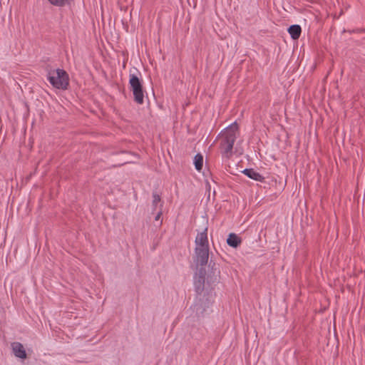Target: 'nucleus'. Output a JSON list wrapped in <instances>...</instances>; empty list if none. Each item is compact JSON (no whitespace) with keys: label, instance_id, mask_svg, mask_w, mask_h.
<instances>
[{"label":"nucleus","instance_id":"13","mask_svg":"<svg viewBox=\"0 0 365 365\" xmlns=\"http://www.w3.org/2000/svg\"><path fill=\"white\" fill-rule=\"evenodd\" d=\"M53 6L62 7L67 4L69 0H48Z\"/></svg>","mask_w":365,"mask_h":365},{"label":"nucleus","instance_id":"7","mask_svg":"<svg viewBox=\"0 0 365 365\" xmlns=\"http://www.w3.org/2000/svg\"><path fill=\"white\" fill-rule=\"evenodd\" d=\"M207 232V227H205L202 232L197 233L195 240V247H209Z\"/></svg>","mask_w":365,"mask_h":365},{"label":"nucleus","instance_id":"14","mask_svg":"<svg viewBox=\"0 0 365 365\" xmlns=\"http://www.w3.org/2000/svg\"><path fill=\"white\" fill-rule=\"evenodd\" d=\"M160 200H161V198H160V195L156 192H153V206L154 207L155 209L157 207L158 204L160 202Z\"/></svg>","mask_w":365,"mask_h":365},{"label":"nucleus","instance_id":"15","mask_svg":"<svg viewBox=\"0 0 365 365\" xmlns=\"http://www.w3.org/2000/svg\"><path fill=\"white\" fill-rule=\"evenodd\" d=\"M161 214H162L161 211H160V212H158V214H157V215H156V216L155 217V221H158V220H160V216H161Z\"/></svg>","mask_w":365,"mask_h":365},{"label":"nucleus","instance_id":"8","mask_svg":"<svg viewBox=\"0 0 365 365\" xmlns=\"http://www.w3.org/2000/svg\"><path fill=\"white\" fill-rule=\"evenodd\" d=\"M13 354L17 358L25 359L27 357L26 350L20 342H14L11 344Z\"/></svg>","mask_w":365,"mask_h":365},{"label":"nucleus","instance_id":"4","mask_svg":"<svg viewBox=\"0 0 365 365\" xmlns=\"http://www.w3.org/2000/svg\"><path fill=\"white\" fill-rule=\"evenodd\" d=\"M129 84L134 96V101L138 104H143L144 102V93L142 83L138 77L135 74H130Z\"/></svg>","mask_w":365,"mask_h":365},{"label":"nucleus","instance_id":"10","mask_svg":"<svg viewBox=\"0 0 365 365\" xmlns=\"http://www.w3.org/2000/svg\"><path fill=\"white\" fill-rule=\"evenodd\" d=\"M287 31L291 38L294 40L298 39L300 37L302 33L301 26L298 24H294L290 26L288 28Z\"/></svg>","mask_w":365,"mask_h":365},{"label":"nucleus","instance_id":"6","mask_svg":"<svg viewBox=\"0 0 365 365\" xmlns=\"http://www.w3.org/2000/svg\"><path fill=\"white\" fill-rule=\"evenodd\" d=\"M205 269L200 268L197 274L194 277V285L197 296L200 294H206L204 293Z\"/></svg>","mask_w":365,"mask_h":365},{"label":"nucleus","instance_id":"12","mask_svg":"<svg viewBox=\"0 0 365 365\" xmlns=\"http://www.w3.org/2000/svg\"><path fill=\"white\" fill-rule=\"evenodd\" d=\"M194 164L197 170L200 171L202 170L203 165V157L201 154L197 153L195 155Z\"/></svg>","mask_w":365,"mask_h":365},{"label":"nucleus","instance_id":"3","mask_svg":"<svg viewBox=\"0 0 365 365\" xmlns=\"http://www.w3.org/2000/svg\"><path fill=\"white\" fill-rule=\"evenodd\" d=\"M48 81L56 88L66 90L69 85V77L66 71L61 68L50 71L47 74Z\"/></svg>","mask_w":365,"mask_h":365},{"label":"nucleus","instance_id":"2","mask_svg":"<svg viewBox=\"0 0 365 365\" xmlns=\"http://www.w3.org/2000/svg\"><path fill=\"white\" fill-rule=\"evenodd\" d=\"M213 302V296L207 292V294L197 296L191 309L195 313L197 318L204 317L210 311V307Z\"/></svg>","mask_w":365,"mask_h":365},{"label":"nucleus","instance_id":"11","mask_svg":"<svg viewBox=\"0 0 365 365\" xmlns=\"http://www.w3.org/2000/svg\"><path fill=\"white\" fill-rule=\"evenodd\" d=\"M241 242V238L235 233H230L227 239V245L233 248H237Z\"/></svg>","mask_w":365,"mask_h":365},{"label":"nucleus","instance_id":"9","mask_svg":"<svg viewBox=\"0 0 365 365\" xmlns=\"http://www.w3.org/2000/svg\"><path fill=\"white\" fill-rule=\"evenodd\" d=\"M242 173H244L250 179L255 180L256 181L263 182L264 180V178L261 174L252 168H246L242 171Z\"/></svg>","mask_w":365,"mask_h":365},{"label":"nucleus","instance_id":"5","mask_svg":"<svg viewBox=\"0 0 365 365\" xmlns=\"http://www.w3.org/2000/svg\"><path fill=\"white\" fill-rule=\"evenodd\" d=\"M209 259V247H195L194 261L197 265L205 266Z\"/></svg>","mask_w":365,"mask_h":365},{"label":"nucleus","instance_id":"1","mask_svg":"<svg viewBox=\"0 0 365 365\" xmlns=\"http://www.w3.org/2000/svg\"><path fill=\"white\" fill-rule=\"evenodd\" d=\"M238 125L236 122L225 128L220 135L219 148L223 158H230L233 154V146L237 138Z\"/></svg>","mask_w":365,"mask_h":365}]
</instances>
